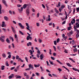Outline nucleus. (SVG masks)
Instances as JSON below:
<instances>
[{
	"instance_id": "nucleus-1",
	"label": "nucleus",
	"mask_w": 79,
	"mask_h": 79,
	"mask_svg": "<svg viewBox=\"0 0 79 79\" xmlns=\"http://www.w3.org/2000/svg\"><path fill=\"white\" fill-rule=\"evenodd\" d=\"M18 10L19 12V13H21L23 11V7H21L20 8V9H18Z\"/></svg>"
},
{
	"instance_id": "nucleus-2",
	"label": "nucleus",
	"mask_w": 79,
	"mask_h": 79,
	"mask_svg": "<svg viewBox=\"0 0 79 79\" xmlns=\"http://www.w3.org/2000/svg\"><path fill=\"white\" fill-rule=\"evenodd\" d=\"M11 27V28L12 31L13 32V33L14 34H15V33H16V31L15 30V28H14L13 27Z\"/></svg>"
},
{
	"instance_id": "nucleus-3",
	"label": "nucleus",
	"mask_w": 79,
	"mask_h": 79,
	"mask_svg": "<svg viewBox=\"0 0 79 79\" xmlns=\"http://www.w3.org/2000/svg\"><path fill=\"white\" fill-rule=\"evenodd\" d=\"M26 13L27 16H29V9H27L26 10Z\"/></svg>"
},
{
	"instance_id": "nucleus-4",
	"label": "nucleus",
	"mask_w": 79,
	"mask_h": 79,
	"mask_svg": "<svg viewBox=\"0 0 79 79\" xmlns=\"http://www.w3.org/2000/svg\"><path fill=\"white\" fill-rule=\"evenodd\" d=\"M14 74H11L9 76V79H12V78H13V77H14Z\"/></svg>"
},
{
	"instance_id": "nucleus-5",
	"label": "nucleus",
	"mask_w": 79,
	"mask_h": 79,
	"mask_svg": "<svg viewBox=\"0 0 79 79\" xmlns=\"http://www.w3.org/2000/svg\"><path fill=\"white\" fill-rule=\"evenodd\" d=\"M31 40L32 39V37L29 36H27V40Z\"/></svg>"
},
{
	"instance_id": "nucleus-6",
	"label": "nucleus",
	"mask_w": 79,
	"mask_h": 79,
	"mask_svg": "<svg viewBox=\"0 0 79 79\" xmlns=\"http://www.w3.org/2000/svg\"><path fill=\"white\" fill-rule=\"evenodd\" d=\"M74 29L75 31H76V32H78V33H79V30L77 29V28H76V26H74Z\"/></svg>"
},
{
	"instance_id": "nucleus-7",
	"label": "nucleus",
	"mask_w": 79,
	"mask_h": 79,
	"mask_svg": "<svg viewBox=\"0 0 79 79\" xmlns=\"http://www.w3.org/2000/svg\"><path fill=\"white\" fill-rule=\"evenodd\" d=\"M75 17L73 19V20L71 21V23H72V24H73V23H75V22H76V20H75Z\"/></svg>"
},
{
	"instance_id": "nucleus-8",
	"label": "nucleus",
	"mask_w": 79,
	"mask_h": 79,
	"mask_svg": "<svg viewBox=\"0 0 79 79\" xmlns=\"http://www.w3.org/2000/svg\"><path fill=\"white\" fill-rule=\"evenodd\" d=\"M19 25L20 26V27H21L22 29H24V26H23V25H22V24H21V23H19Z\"/></svg>"
},
{
	"instance_id": "nucleus-9",
	"label": "nucleus",
	"mask_w": 79,
	"mask_h": 79,
	"mask_svg": "<svg viewBox=\"0 0 79 79\" xmlns=\"http://www.w3.org/2000/svg\"><path fill=\"white\" fill-rule=\"evenodd\" d=\"M2 2L3 3L5 6H7V5L6 4V1L5 0H2Z\"/></svg>"
},
{
	"instance_id": "nucleus-10",
	"label": "nucleus",
	"mask_w": 79,
	"mask_h": 79,
	"mask_svg": "<svg viewBox=\"0 0 79 79\" xmlns=\"http://www.w3.org/2000/svg\"><path fill=\"white\" fill-rule=\"evenodd\" d=\"M72 69L73 70H74V71H78V73H79V69H77L75 68H73Z\"/></svg>"
},
{
	"instance_id": "nucleus-11",
	"label": "nucleus",
	"mask_w": 79,
	"mask_h": 79,
	"mask_svg": "<svg viewBox=\"0 0 79 79\" xmlns=\"http://www.w3.org/2000/svg\"><path fill=\"white\" fill-rule=\"evenodd\" d=\"M54 10L56 13H57V14H58L59 13V11H58V10H57L56 8H55L54 9Z\"/></svg>"
},
{
	"instance_id": "nucleus-12",
	"label": "nucleus",
	"mask_w": 79,
	"mask_h": 79,
	"mask_svg": "<svg viewBox=\"0 0 79 79\" xmlns=\"http://www.w3.org/2000/svg\"><path fill=\"white\" fill-rule=\"evenodd\" d=\"M27 5L26 4H24L23 6V8H24V9H26V7H27Z\"/></svg>"
},
{
	"instance_id": "nucleus-13",
	"label": "nucleus",
	"mask_w": 79,
	"mask_h": 79,
	"mask_svg": "<svg viewBox=\"0 0 79 79\" xmlns=\"http://www.w3.org/2000/svg\"><path fill=\"white\" fill-rule=\"evenodd\" d=\"M72 44V45H74V44H75V43H74V40H73L72 41H71L70 42V44Z\"/></svg>"
},
{
	"instance_id": "nucleus-14",
	"label": "nucleus",
	"mask_w": 79,
	"mask_h": 79,
	"mask_svg": "<svg viewBox=\"0 0 79 79\" xmlns=\"http://www.w3.org/2000/svg\"><path fill=\"white\" fill-rule=\"evenodd\" d=\"M0 40L2 42H5V40L3 39V38L1 37H0Z\"/></svg>"
},
{
	"instance_id": "nucleus-15",
	"label": "nucleus",
	"mask_w": 79,
	"mask_h": 79,
	"mask_svg": "<svg viewBox=\"0 0 79 79\" xmlns=\"http://www.w3.org/2000/svg\"><path fill=\"white\" fill-rule=\"evenodd\" d=\"M65 8V5H64V4H63L61 6L60 8L62 9V10L63 9V8Z\"/></svg>"
},
{
	"instance_id": "nucleus-16",
	"label": "nucleus",
	"mask_w": 79,
	"mask_h": 79,
	"mask_svg": "<svg viewBox=\"0 0 79 79\" xmlns=\"http://www.w3.org/2000/svg\"><path fill=\"white\" fill-rule=\"evenodd\" d=\"M32 43L31 42H29L27 44V45L28 47H29V45H31Z\"/></svg>"
},
{
	"instance_id": "nucleus-17",
	"label": "nucleus",
	"mask_w": 79,
	"mask_h": 79,
	"mask_svg": "<svg viewBox=\"0 0 79 79\" xmlns=\"http://www.w3.org/2000/svg\"><path fill=\"white\" fill-rule=\"evenodd\" d=\"M43 56H44V55H43V54H41L40 56L41 60H42L44 58Z\"/></svg>"
},
{
	"instance_id": "nucleus-18",
	"label": "nucleus",
	"mask_w": 79,
	"mask_h": 79,
	"mask_svg": "<svg viewBox=\"0 0 79 79\" xmlns=\"http://www.w3.org/2000/svg\"><path fill=\"white\" fill-rule=\"evenodd\" d=\"M66 64L68 66H69V67H71V66H72L71 65V64H70L69 63H66Z\"/></svg>"
},
{
	"instance_id": "nucleus-19",
	"label": "nucleus",
	"mask_w": 79,
	"mask_h": 79,
	"mask_svg": "<svg viewBox=\"0 0 79 79\" xmlns=\"http://www.w3.org/2000/svg\"><path fill=\"white\" fill-rule=\"evenodd\" d=\"M48 21H51V19H50V15H48Z\"/></svg>"
},
{
	"instance_id": "nucleus-20",
	"label": "nucleus",
	"mask_w": 79,
	"mask_h": 79,
	"mask_svg": "<svg viewBox=\"0 0 79 79\" xmlns=\"http://www.w3.org/2000/svg\"><path fill=\"white\" fill-rule=\"evenodd\" d=\"M4 19L5 20H6V21H8V18L7 16H5L4 17Z\"/></svg>"
},
{
	"instance_id": "nucleus-21",
	"label": "nucleus",
	"mask_w": 79,
	"mask_h": 79,
	"mask_svg": "<svg viewBox=\"0 0 79 79\" xmlns=\"http://www.w3.org/2000/svg\"><path fill=\"white\" fill-rule=\"evenodd\" d=\"M2 27H3L5 26V22L3 21L2 22Z\"/></svg>"
},
{
	"instance_id": "nucleus-22",
	"label": "nucleus",
	"mask_w": 79,
	"mask_h": 79,
	"mask_svg": "<svg viewBox=\"0 0 79 79\" xmlns=\"http://www.w3.org/2000/svg\"><path fill=\"white\" fill-rule=\"evenodd\" d=\"M9 39L10 40H12V42H13L14 41V39H13V37H12L10 36Z\"/></svg>"
},
{
	"instance_id": "nucleus-23",
	"label": "nucleus",
	"mask_w": 79,
	"mask_h": 79,
	"mask_svg": "<svg viewBox=\"0 0 79 79\" xmlns=\"http://www.w3.org/2000/svg\"><path fill=\"white\" fill-rule=\"evenodd\" d=\"M2 14V6L0 4V14Z\"/></svg>"
},
{
	"instance_id": "nucleus-24",
	"label": "nucleus",
	"mask_w": 79,
	"mask_h": 79,
	"mask_svg": "<svg viewBox=\"0 0 79 79\" xmlns=\"http://www.w3.org/2000/svg\"><path fill=\"white\" fill-rule=\"evenodd\" d=\"M62 67L64 68H65V69H66V70H67L68 72H69V69H68L66 67H64V66H63Z\"/></svg>"
},
{
	"instance_id": "nucleus-25",
	"label": "nucleus",
	"mask_w": 79,
	"mask_h": 79,
	"mask_svg": "<svg viewBox=\"0 0 79 79\" xmlns=\"http://www.w3.org/2000/svg\"><path fill=\"white\" fill-rule=\"evenodd\" d=\"M2 55L3 57V58H6V55L5 53H3L2 54Z\"/></svg>"
},
{
	"instance_id": "nucleus-26",
	"label": "nucleus",
	"mask_w": 79,
	"mask_h": 79,
	"mask_svg": "<svg viewBox=\"0 0 79 79\" xmlns=\"http://www.w3.org/2000/svg\"><path fill=\"white\" fill-rule=\"evenodd\" d=\"M2 70H4L5 69V66L2 65L1 67Z\"/></svg>"
},
{
	"instance_id": "nucleus-27",
	"label": "nucleus",
	"mask_w": 79,
	"mask_h": 79,
	"mask_svg": "<svg viewBox=\"0 0 79 79\" xmlns=\"http://www.w3.org/2000/svg\"><path fill=\"white\" fill-rule=\"evenodd\" d=\"M28 52H29L31 53L30 55H32V54H33V53L32 52V51L31 50H30Z\"/></svg>"
},
{
	"instance_id": "nucleus-28",
	"label": "nucleus",
	"mask_w": 79,
	"mask_h": 79,
	"mask_svg": "<svg viewBox=\"0 0 79 79\" xmlns=\"http://www.w3.org/2000/svg\"><path fill=\"white\" fill-rule=\"evenodd\" d=\"M6 41L8 43H10V40H9L8 38H7V39L6 40Z\"/></svg>"
},
{
	"instance_id": "nucleus-29",
	"label": "nucleus",
	"mask_w": 79,
	"mask_h": 79,
	"mask_svg": "<svg viewBox=\"0 0 79 79\" xmlns=\"http://www.w3.org/2000/svg\"><path fill=\"white\" fill-rule=\"evenodd\" d=\"M71 29H72V27L71 26H70L69 27H68V29L69 31H70Z\"/></svg>"
},
{
	"instance_id": "nucleus-30",
	"label": "nucleus",
	"mask_w": 79,
	"mask_h": 79,
	"mask_svg": "<svg viewBox=\"0 0 79 79\" xmlns=\"http://www.w3.org/2000/svg\"><path fill=\"white\" fill-rule=\"evenodd\" d=\"M69 60H71V61H72L73 63H75V61L73 59L71 58H69Z\"/></svg>"
},
{
	"instance_id": "nucleus-31",
	"label": "nucleus",
	"mask_w": 79,
	"mask_h": 79,
	"mask_svg": "<svg viewBox=\"0 0 79 79\" xmlns=\"http://www.w3.org/2000/svg\"><path fill=\"white\" fill-rule=\"evenodd\" d=\"M73 34V31H70L69 32V35H72Z\"/></svg>"
},
{
	"instance_id": "nucleus-32",
	"label": "nucleus",
	"mask_w": 79,
	"mask_h": 79,
	"mask_svg": "<svg viewBox=\"0 0 79 79\" xmlns=\"http://www.w3.org/2000/svg\"><path fill=\"white\" fill-rule=\"evenodd\" d=\"M6 65L7 66H9V64L8 63V61H6Z\"/></svg>"
},
{
	"instance_id": "nucleus-33",
	"label": "nucleus",
	"mask_w": 79,
	"mask_h": 79,
	"mask_svg": "<svg viewBox=\"0 0 79 79\" xmlns=\"http://www.w3.org/2000/svg\"><path fill=\"white\" fill-rule=\"evenodd\" d=\"M56 61H57V62H58V63H59V64H62V63H61V62H60V61H59V60H56Z\"/></svg>"
},
{
	"instance_id": "nucleus-34",
	"label": "nucleus",
	"mask_w": 79,
	"mask_h": 79,
	"mask_svg": "<svg viewBox=\"0 0 79 79\" xmlns=\"http://www.w3.org/2000/svg\"><path fill=\"white\" fill-rule=\"evenodd\" d=\"M37 53L39 55H40V51L39 50H38V51H37Z\"/></svg>"
},
{
	"instance_id": "nucleus-35",
	"label": "nucleus",
	"mask_w": 79,
	"mask_h": 79,
	"mask_svg": "<svg viewBox=\"0 0 79 79\" xmlns=\"http://www.w3.org/2000/svg\"><path fill=\"white\" fill-rule=\"evenodd\" d=\"M77 48H76L74 49L73 51L74 52H77Z\"/></svg>"
},
{
	"instance_id": "nucleus-36",
	"label": "nucleus",
	"mask_w": 79,
	"mask_h": 79,
	"mask_svg": "<svg viewBox=\"0 0 79 79\" xmlns=\"http://www.w3.org/2000/svg\"><path fill=\"white\" fill-rule=\"evenodd\" d=\"M76 10L77 12H79V7L77 8Z\"/></svg>"
},
{
	"instance_id": "nucleus-37",
	"label": "nucleus",
	"mask_w": 79,
	"mask_h": 79,
	"mask_svg": "<svg viewBox=\"0 0 79 79\" xmlns=\"http://www.w3.org/2000/svg\"><path fill=\"white\" fill-rule=\"evenodd\" d=\"M49 51L50 52H49V53L50 55H52V50L51 49H49Z\"/></svg>"
},
{
	"instance_id": "nucleus-38",
	"label": "nucleus",
	"mask_w": 79,
	"mask_h": 79,
	"mask_svg": "<svg viewBox=\"0 0 79 79\" xmlns=\"http://www.w3.org/2000/svg\"><path fill=\"white\" fill-rule=\"evenodd\" d=\"M52 74L54 77H57V75L55 74Z\"/></svg>"
},
{
	"instance_id": "nucleus-39",
	"label": "nucleus",
	"mask_w": 79,
	"mask_h": 79,
	"mask_svg": "<svg viewBox=\"0 0 79 79\" xmlns=\"http://www.w3.org/2000/svg\"><path fill=\"white\" fill-rule=\"evenodd\" d=\"M21 77L20 76H18L16 77V79H21Z\"/></svg>"
},
{
	"instance_id": "nucleus-40",
	"label": "nucleus",
	"mask_w": 79,
	"mask_h": 79,
	"mask_svg": "<svg viewBox=\"0 0 79 79\" xmlns=\"http://www.w3.org/2000/svg\"><path fill=\"white\" fill-rule=\"evenodd\" d=\"M30 69H31L30 68H28L27 69H26L25 70V71H29Z\"/></svg>"
},
{
	"instance_id": "nucleus-41",
	"label": "nucleus",
	"mask_w": 79,
	"mask_h": 79,
	"mask_svg": "<svg viewBox=\"0 0 79 79\" xmlns=\"http://www.w3.org/2000/svg\"><path fill=\"white\" fill-rule=\"evenodd\" d=\"M60 42V39L58 38L56 40V42L57 43H58Z\"/></svg>"
},
{
	"instance_id": "nucleus-42",
	"label": "nucleus",
	"mask_w": 79,
	"mask_h": 79,
	"mask_svg": "<svg viewBox=\"0 0 79 79\" xmlns=\"http://www.w3.org/2000/svg\"><path fill=\"white\" fill-rule=\"evenodd\" d=\"M35 74L36 75V76H38L40 75V73H35Z\"/></svg>"
},
{
	"instance_id": "nucleus-43",
	"label": "nucleus",
	"mask_w": 79,
	"mask_h": 79,
	"mask_svg": "<svg viewBox=\"0 0 79 79\" xmlns=\"http://www.w3.org/2000/svg\"><path fill=\"white\" fill-rule=\"evenodd\" d=\"M68 7L69 10H70V9H71V7L70 6H69V5H68Z\"/></svg>"
},
{
	"instance_id": "nucleus-44",
	"label": "nucleus",
	"mask_w": 79,
	"mask_h": 79,
	"mask_svg": "<svg viewBox=\"0 0 79 79\" xmlns=\"http://www.w3.org/2000/svg\"><path fill=\"white\" fill-rule=\"evenodd\" d=\"M19 32L21 34V35H24V34L21 31H19Z\"/></svg>"
},
{
	"instance_id": "nucleus-45",
	"label": "nucleus",
	"mask_w": 79,
	"mask_h": 79,
	"mask_svg": "<svg viewBox=\"0 0 79 79\" xmlns=\"http://www.w3.org/2000/svg\"><path fill=\"white\" fill-rule=\"evenodd\" d=\"M76 37L77 38V37H79V33H77V35H76Z\"/></svg>"
},
{
	"instance_id": "nucleus-46",
	"label": "nucleus",
	"mask_w": 79,
	"mask_h": 79,
	"mask_svg": "<svg viewBox=\"0 0 79 79\" xmlns=\"http://www.w3.org/2000/svg\"><path fill=\"white\" fill-rule=\"evenodd\" d=\"M23 74L24 76H27V73L26 72L24 73Z\"/></svg>"
},
{
	"instance_id": "nucleus-47",
	"label": "nucleus",
	"mask_w": 79,
	"mask_h": 79,
	"mask_svg": "<svg viewBox=\"0 0 79 79\" xmlns=\"http://www.w3.org/2000/svg\"><path fill=\"white\" fill-rule=\"evenodd\" d=\"M32 66V65H31V64H29V65H28V66H29V68H30V69H31V68Z\"/></svg>"
},
{
	"instance_id": "nucleus-48",
	"label": "nucleus",
	"mask_w": 79,
	"mask_h": 79,
	"mask_svg": "<svg viewBox=\"0 0 79 79\" xmlns=\"http://www.w3.org/2000/svg\"><path fill=\"white\" fill-rule=\"evenodd\" d=\"M54 44L55 45H56V41L55 40L54 41Z\"/></svg>"
},
{
	"instance_id": "nucleus-49",
	"label": "nucleus",
	"mask_w": 79,
	"mask_h": 79,
	"mask_svg": "<svg viewBox=\"0 0 79 79\" xmlns=\"http://www.w3.org/2000/svg\"><path fill=\"white\" fill-rule=\"evenodd\" d=\"M59 11L60 12H61V10H62V9L61 8H60L59 9Z\"/></svg>"
},
{
	"instance_id": "nucleus-50",
	"label": "nucleus",
	"mask_w": 79,
	"mask_h": 79,
	"mask_svg": "<svg viewBox=\"0 0 79 79\" xmlns=\"http://www.w3.org/2000/svg\"><path fill=\"white\" fill-rule=\"evenodd\" d=\"M60 2H59L58 4V6H61V4H60Z\"/></svg>"
},
{
	"instance_id": "nucleus-51",
	"label": "nucleus",
	"mask_w": 79,
	"mask_h": 79,
	"mask_svg": "<svg viewBox=\"0 0 79 79\" xmlns=\"http://www.w3.org/2000/svg\"><path fill=\"white\" fill-rule=\"evenodd\" d=\"M25 59L27 61V63L28 62V59H27V57H25Z\"/></svg>"
},
{
	"instance_id": "nucleus-52",
	"label": "nucleus",
	"mask_w": 79,
	"mask_h": 79,
	"mask_svg": "<svg viewBox=\"0 0 79 79\" xmlns=\"http://www.w3.org/2000/svg\"><path fill=\"white\" fill-rule=\"evenodd\" d=\"M76 28H79V24H78V25H76Z\"/></svg>"
},
{
	"instance_id": "nucleus-53",
	"label": "nucleus",
	"mask_w": 79,
	"mask_h": 79,
	"mask_svg": "<svg viewBox=\"0 0 79 79\" xmlns=\"http://www.w3.org/2000/svg\"><path fill=\"white\" fill-rule=\"evenodd\" d=\"M19 58V56H16V60H18V59Z\"/></svg>"
},
{
	"instance_id": "nucleus-54",
	"label": "nucleus",
	"mask_w": 79,
	"mask_h": 79,
	"mask_svg": "<svg viewBox=\"0 0 79 79\" xmlns=\"http://www.w3.org/2000/svg\"><path fill=\"white\" fill-rule=\"evenodd\" d=\"M15 68V67H12L10 68V70H13V69H14Z\"/></svg>"
},
{
	"instance_id": "nucleus-55",
	"label": "nucleus",
	"mask_w": 79,
	"mask_h": 79,
	"mask_svg": "<svg viewBox=\"0 0 79 79\" xmlns=\"http://www.w3.org/2000/svg\"><path fill=\"white\" fill-rule=\"evenodd\" d=\"M52 60H55V59L54 57H51Z\"/></svg>"
},
{
	"instance_id": "nucleus-56",
	"label": "nucleus",
	"mask_w": 79,
	"mask_h": 79,
	"mask_svg": "<svg viewBox=\"0 0 79 79\" xmlns=\"http://www.w3.org/2000/svg\"><path fill=\"white\" fill-rule=\"evenodd\" d=\"M11 54H10V55H9L8 56V58H11Z\"/></svg>"
},
{
	"instance_id": "nucleus-57",
	"label": "nucleus",
	"mask_w": 79,
	"mask_h": 79,
	"mask_svg": "<svg viewBox=\"0 0 79 79\" xmlns=\"http://www.w3.org/2000/svg\"><path fill=\"white\" fill-rule=\"evenodd\" d=\"M66 23V20H65L62 23V24H64Z\"/></svg>"
},
{
	"instance_id": "nucleus-58",
	"label": "nucleus",
	"mask_w": 79,
	"mask_h": 79,
	"mask_svg": "<svg viewBox=\"0 0 79 79\" xmlns=\"http://www.w3.org/2000/svg\"><path fill=\"white\" fill-rule=\"evenodd\" d=\"M21 5H20V4H18L17 5V7L19 8V7H21Z\"/></svg>"
},
{
	"instance_id": "nucleus-59",
	"label": "nucleus",
	"mask_w": 79,
	"mask_h": 79,
	"mask_svg": "<svg viewBox=\"0 0 79 79\" xmlns=\"http://www.w3.org/2000/svg\"><path fill=\"white\" fill-rule=\"evenodd\" d=\"M48 76H49L51 77H52V75L50 73H48Z\"/></svg>"
},
{
	"instance_id": "nucleus-60",
	"label": "nucleus",
	"mask_w": 79,
	"mask_h": 79,
	"mask_svg": "<svg viewBox=\"0 0 79 79\" xmlns=\"http://www.w3.org/2000/svg\"><path fill=\"white\" fill-rule=\"evenodd\" d=\"M26 76V78L27 79H29V76L28 75H27Z\"/></svg>"
},
{
	"instance_id": "nucleus-61",
	"label": "nucleus",
	"mask_w": 79,
	"mask_h": 79,
	"mask_svg": "<svg viewBox=\"0 0 79 79\" xmlns=\"http://www.w3.org/2000/svg\"><path fill=\"white\" fill-rule=\"evenodd\" d=\"M53 56H55L56 55V53L54 52L53 53Z\"/></svg>"
},
{
	"instance_id": "nucleus-62",
	"label": "nucleus",
	"mask_w": 79,
	"mask_h": 79,
	"mask_svg": "<svg viewBox=\"0 0 79 79\" xmlns=\"http://www.w3.org/2000/svg\"><path fill=\"white\" fill-rule=\"evenodd\" d=\"M26 26H27V27H29V24H28V23H26Z\"/></svg>"
},
{
	"instance_id": "nucleus-63",
	"label": "nucleus",
	"mask_w": 79,
	"mask_h": 79,
	"mask_svg": "<svg viewBox=\"0 0 79 79\" xmlns=\"http://www.w3.org/2000/svg\"><path fill=\"white\" fill-rule=\"evenodd\" d=\"M58 69L59 71H60V72H61V69Z\"/></svg>"
},
{
	"instance_id": "nucleus-64",
	"label": "nucleus",
	"mask_w": 79,
	"mask_h": 79,
	"mask_svg": "<svg viewBox=\"0 0 79 79\" xmlns=\"http://www.w3.org/2000/svg\"><path fill=\"white\" fill-rule=\"evenodd\" d=\"M39 42L40 43H42V40L39 39Z\"/></svg>"
}]
</instances>
